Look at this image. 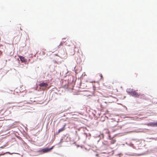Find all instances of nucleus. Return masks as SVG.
Returning a JSON list of instances; mask_svg holds the SVG:
<instances>
[{"instance_id":"obj_10","label":"nucleus","mask_w":157,"mask_h":157,"mask_svg":"<svg viewBox=\"0 0 157 157\" xmlns=\"http://www.w3.org/2000/svg\"><path fill=\"white\" fill-rule=\"evenodd\" d=\"M101 78H102V76L101 74Z\"/></svg>"},{"instance_id":"obj_8","label":"nucleus","mask_w":157,"mask_h":157,"mask_svg":"<svg viewBox=\"0 0 157 157\" xmlns=\"http://www.w3.org/2000/svg\"><path fill=\"white\" fill-rule=\"evenodd\" d=\"M110 140H111L110 142V144H115L116 141V140H115V139H110Z\"/></svg>"},{"instance_id":"obj_11","label":"nucleus","mask_w":157,"mask_h":157,"mask_svg":"<svg viewBox=\"0 0 157 157\" xmlns=\"http://www.w3.org/2000/svg\"><path fill=\"white\" fill-rule=\"evenodd\" d=\"M76 48V47L75 46V48Z\"/></svg>"},{"instance_id":"obj_7","label":"nucleus","mask_w":157,"mask_h":157,"mask_svg":"<svg viewBox=\"0 0 157 157\" xmlns=\"http://www.w3.org/2000/svg\"><path fill=\"white\" fill-rule=\"evenodd\" d=\"M19 57L21 62H26V59H25L24 57L23 56H20Z\"/></svg>"},{"instance_id":"obj_4","label":"nucleus","mask_w":157,"mask_h":157,"mask_svg":"<svg viewBox=\"0 0 157 157\" xmlns=\"http://www.w3.org/2000/svg\"><path fill=\"white\" fill-rule=\"evenodd\" d=\"M66 125V124H65L63 125V127L62 128L59 129L58 131L56 132V134L57 135H58L60 132H63L64 131L66 128L65 127Z\"/></svg>"},{"instance_id":"obj_5","label":"nucleus","mask_w":157,"mask_h":157,"mask_svg":"<svg viewBox=\"0 0 157 157\" xmlns=\"http://www.w3.org/2000/svg\"><path fill=\"white\" fill-rule=\"evenodd\" d=\"M39 86L40 87H45V88L44 89V90L45 89V88L48 86V84L44 82H42L40 83L39 85Z\"/></svg>"},{"instance_id":"obj_1","label":"nucleus","mask_w":157,"mask_h":157,"mask_svg":"<svg viewBox=\"0 0 157 157\" xmlns=\"http://www.w3.org/2000/svg\"><path fill=\"white\" fill-rule=\"evenodd\" d=\"M129 93L130 94L135 97L138 98L140 95V94L135 91L129 92Z\"/></svg>"},{"instance_id":"obj_6","label":"nucleus","mask_w":157,"mask_h":157,"mask_svg":"<svg viewBox=\"0 0 157 157\" xmlns=\"http://www.w3.org/2000/svg\"><path fill=\"white\" fill-rule=\"evenodd\" d=\"M109 132L108 129H105L103 131V133L102 135H103L104 134H109Z\"/></svg>"},{"instance_id":"obj_2","label":"nucleus","mask_w":157,"mask_h":157,"mask_svg":"<svg viewBox=\"0 0 157 157\" xmlns=\"http://www.w3.org/2000/svg\"><path fill=\"white\" fill-rule=\"evenodd\" d=\"M144 125H147L148 126L151 127L157 126V121L155 122H151L147 124H144Z\"/></svg>"},{"instance_id":"obj_3","label":"nucleus","mask_w":157,"mask_h":157,"mask_svg":"<svg viewBox=\"0 0 157 157\" xmlns=\"http://www.w3.org/2000/svg\"><path fill=\"white\" fill-rule=\"evenodd\" d=\"M53 148V147L50 148H45L41 150V151L43 153H45L50 151Z\"/></svg>"},{"instance_id":"obj_9","label":"nucleus","mask_w":157,"mask_h":157,"mask_svg":"<svg viewBox=\"0 0 157 157\" xmlns=\"http://www.w3.org/2000/svg\"><path fill=\"white\" fill-rule=\"evenodd\" d=\"M109 88L110 89L113 88V87L112 86H109Z\"/></svg>"}]
</instances>
